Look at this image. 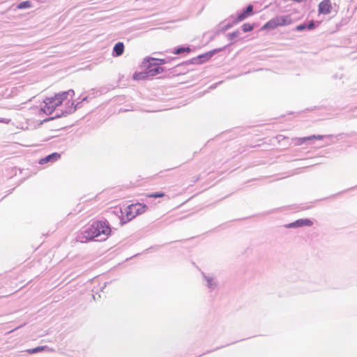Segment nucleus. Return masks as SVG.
I'll use <instances>...</instances> for the list:
<instances>
[{"mask_svg": "<svg viewBox=\"0 0 357 357\" xmlns=\"http://www.w3.org/2000/svg\"><path fill=\"white\" fill-rule=\"evenodd\" d=\"M313 225V222L309 219H300L297 220L296 221L291 222L289 224L287 227H303V226H308L310 227Z\"/></svg>", "mask_w": 357, "mask_h": 357, "instance_id": "8", "label": "nucleus"}, {"mask_svg": "<svg viewBox=\"0 0 357 357\" xmlns=\"http://www.w3.org/2000/svg\"><path fill=\"white\" fill-rule=\"evenodd\" d=\"M165 194L163 192H155L152 193L148 195L149 197L158 198V197H163Z\"/></svg>", "mask_w": 357, "mask_h": 357, "instance_id": "18", "label": "nucleus"}, {"mask_svg": "<svg viewBox=\"0 0 357 357\" xmlns=\"http://www.w3.org/2000/svg\"><path fill=\"white\" fill-rule=\"evenodd\" d=\"M61 155L58 153H53L43 158H41L39 161V164L44 165L48 162H55L60 159Z\"/></svg>", "mask_w": 357, "mask_h": 357, "instance_id": "9", "label": "nucleus"}, {"mask_svg": "<svg viewBox=\"0 0 357 357\" xmlns=\"http://www.w3.org/2000/svg\"><path fill=\"white\" fill-rule=\"evenodd\" d=\"M253 7L252 5H249L246 9L241 14L237 16L236 20V22H241L248 16L252 15Z\"/></svg>", "mask_w": 357, "mask_h": 357, "instance_id": "10", "label": "nucleus"}, {"mask_svg": "<svg viewBox=\"0 0 357 357\" xmlns=\"http://www.w3.org/2000/svg\"><path fill=\"white\" fill-rule=\"evenodd\" d=\"M111 228L106 221L98 220L93 222L84 232L83 238L86 241H91L95 238L102 237L106 239L111 234Z\"/></svg>", "mask_w": 357, "mask_h": 357, "instance_id": "1", "label": "nucleus"}, {"mask_svg": "<svg viewBox=\"0 0 357 357\" xmlns=\"http://www.w3.org/2000/svg\"><path fill=\"white\" fill-rule=\"evenodd\" d=\"M190 51V48L189 47H180V48H178L175 50V54H181V53H183L184 52H189Z\"/></svg>", "mask_w": 357, "mask_h": 357, "instance_id": "17", "label": "nucleus"}, {"mask_svg": "<svg viewBox=\"0 0 357 357\" xmlns=\"http://www.w3.org/2000/svg\"><path fill=\"white\" fill-rule=\"evenodd\" d=\"M332 4L330 0H324L319 3L318 11L319 14L327 15L331 12Z\"/></svg>", "mask_w": 357, "mask_h": 357, "instance_id": "6", "label": "nucleus"}, {"mask_svg": "<svg viewBox=\"0 0 357 357\" xmlns=\"http://www.w3.org/2000/svg\"><path fill=\"white\" fill-rule=\"evenodd\" d=\"M152 60L158 61L159 64H164L166 63L167 61L165 59H152Z\"/></svg>", "mask_w": 357, "mask_h": 357, "instance_id": "22", "label": "nucleus"}, {"mask_svg": "<svg viewBox=\"0 0 357 357\" xmlns=\"http://www.w3.org/2000/svg\"><path fill=\"white\" fill-rule=\"evenodd\" d=\"M217 50H214L208 52H206L203 54H201L195 58L192 59V63L195 64H201L205 61H208L213 55L216 52Z\"/></svg>", "mask_w": 357, "mask_h": 357, "instance_id": "5", "label": "nucleus"}, {"mask_svg": "<svg viewBox=\"0 0 357 357\" xmlns=\"http://www.w3.org/2000/svg\"><path fill=\"white\" fill-rule=\"evenodd\" d=\"M60 93L61 107L62 110L66 113H71L75 110L76 100H75V91L68 90Z\"/></svg>", "mask_w": 357, "mask_h": 357, "instance_id": "2", "label": "nucleus"}, {"mask_svg": "<svg viewBox=\"0 0 357 357\" xmlns=\"http://www.w3.org/2000/svg\"><path fill=\"white\" fill-rule=\"evenodd\" d=\"M45 347H43V346L37 347L33 348V349H27L26 352L30 354H34V353L42 351H43L45 349Z\"/></svg>", "mask_w": 357, "mask_h": 357, "instance_id": "13", "label": "nucleus"}, {"mask_svg": "<svg viewBox=\"0 0 357 357\" xmlns=\"http://www.w3.org/2000/svg\"><path fill=\"white\" fill-rule=\"evenodd\" d=\"M17 7L18 9H24V8H31V3L29 1H22V2L20 3Z\"/></svg>", "mask_w": 357, "mask_h": 357, "instance_id": "12", "label": "nucleus"}, {"mask_svg": "<svg viewBox=\"0 0 357 357\" xmlns=\"http://www.w3.org/2000/svg\"><path fill=\"white\" fill-rule=\"evenodd\" d=\"M58 107H61L60 93L55 94L53 97L47 98L43 101L41 109L47 114H51Z\"/></svg>", "mask_w": 357, "mask_h": 357, "instance_id": "4", "label": "nucleus"}, {"mask_svg": "<svg viewBox=\"0 0 357 357\" xmlns=\"http://www.w3.org/2000/svg\"><path fill=\"white\" fill-rule=\"evenodd\" d=\"M253 28V26L249 23H245L242 26V29L244 32L251 31Z\"/></svg>", "mask_w": 357, "mask_h": 357, "instance_id": "15", "label": "nucleus"}, {"mask_svg": "<svg viewBox=\"0 0 357 357\" xmlns=\"http://www.w3.org/2000/svg\"><path fill=\"white\" fill-rule=\"evenodd\" d=\"M142 208L140 204H131L126 209V217L128 219L133 218L138 214V211Z\"/></svg>", "mask_w": 357, "mask_h": 357, "instance_id": "7", "label": "nucleus"}, {"mask_svg": "<svg viewBox=\"0 0 357 357\" xmlns=\"http://www.w3.org/2000/svg\"><path fill=\"white\" fill-rule=\"evenodd\" d=\"M135 79H140L144 77V75L142 73L135 74L133 76Z\"/></svg>", "mask_w": 357, "mask_h": 357, "instance_id": "20", "label": "nucleus"}, {"mask_svg": "<svg viewBox=\"0 0 357 357\" xmlns=\"http://www.w3.org/2000/svg\"><path fill=\"white\" fill-rule=\"evenodd\" d=\"M307 29H312L314 27V23L313 21H311L307 26H306Z\"/></svg>", "mask_w": 357, "mask_h": 357, "instance_id": "23", "label": "nucleus"}, {"mask_svg": "<svg viewBox=\"0 0 357 357\" xmlns=\"http://www.w3.org/2000/svg\"><path fill=\"white\" fill-rule=\"evenodd\" d=\"M162 72H163V68L161 67H157V68L150 70V73H151L152 75L159 74Z\"/></svg>", "mask_w": 357, "mask_h": 357, "instance_id": "16", "label": "nucleus"}, {"mask_svg": "<svg viewBox=\"0 0 357 357\" xmlns=\"http://www.w3.org/2000/svg\"><path fill=\"white\" fill-rule=\"evenodd\" d=\"M307 28L305 24H300L296 27V29L298 31H303Z\"/></svg>", "mask_w": 357, "mask_h": 357, "instance_id": "19", "label": "nucleus"}, {"mask_svg": "<svg viewBox=\"0 0 357 357\" xmlns=\"http://www.w3.org/2000/svg\"><path fill=\"white\" fill-rule=\"evenodd\" d=\"M10 121V119L6 118H0V123L8 124Z\"/></svg>", "mask_w": 357, "mask_h": 357, "instance_id": "21", "label": "nucleus"}, {"mask_svg": "<svg viewBox=\"0 0 357 357\" xmlns=\"http://www.w3.org/2000/svg\"><path fill=\"white\" fill-rule=\"evenodd\" d=\"M292 19L290 15H282V16H277L271 20H269L267 23H266L263 26V29H273L278 26H284L291 24Z\"/></svg>", "mask_w": 357, "mask_h": 357, "instance_id": "3", "label": "nucleus"}, {"mask_svg": "<svg viewBox=\"0 0 357 357\" xmlns=\"http://www.w3.org/2000/svg\"><path fill=\"white\" fill-rule=\"evenodd\" d=\"M114 54L116 56H119L124 52V45L122 42L117 43L113 48Z\"/></svg>", "mask_w": 357, "mask_h": 357, "instance_id": "11", "label": "nucleus"}, {"mask_svg": "<svg viewBox=\"0 0 357 357\" xmlns=\"http://www.w3.org/2000/svg\"><path fill=\"white\" fill-rule=\"evenodd\" d=\"M321 138H322V136H321V135H318V136L312 135V136H310V137H303V138H300L298 140H299L301 142H305L306 140H311V139H321Z\"/></svg>", "mask_w": 357, "mask_h": 357, "instance_id": "14", "label": "nucleus"}]
</instances>
